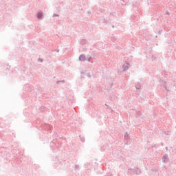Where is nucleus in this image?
I'll return each instance as SVG.
<instances>
[{"mask_svg":"<svg viewBox=\"0 0 176 176\" xmlns=\"http://www.w3.org/2000/svg\"><path fill=\"white\" fill-rule=\"evenodd\" d=\"M79 60L80 61H83V60H85V56L83 55L80 56Z\"/></svg>","mask_w":176,"mask_h":176,"instance_id":"nucleus-1","label":"nucleus"},{"mask_svg":"<svg viewBox=\"0 0 176 176\" xmlns=\"http://www.w3.org/2000/svg\"><path fill=\"white\" fill-rule=\"evenodd\" d=\"M38 19H42V12H38L37 14Z\"/></svg>","mask_w":176,"mask_h":176,"instance_id":"nucleus-2","label":"nucleus"}]
</instances>
